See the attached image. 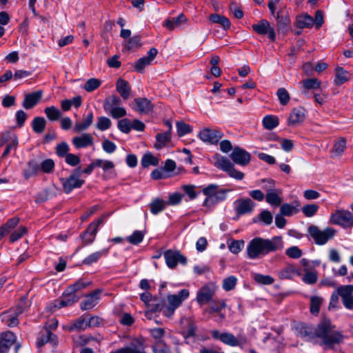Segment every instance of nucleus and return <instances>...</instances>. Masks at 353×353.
Here are the masks:
<instances>
[{
    "instance_id": "nucleus-1",
    "label": "nucleus",
    "mask_w": 353,
    "mask_h": 353,
    "mask_svg": "<svg viewBox=\"0 0 353 353\" xmlns=\"http://www.w3.org/2000/svg\"><path fill=\"white\" fill-rule=\"evenodd\" d=\"M334 326L330 321H323L314 329L311 325L304 323H298L294 327L295 334L305 340L315 338L321 339V344L326 349H333L335 345L340 344L343 340L341 332L333 330Z\"/></svg>"
},
{
    "instance_id": "nucleus-2",
    "label": "nucleus",
    "mask_w": 353,
    "mask_h": 353,
    "mask_svg": "<svg viewBox=\"0 0 353 353\" xmlns=\"http://www.w3.org/2000/svg\"><path fill=\"white\" fill-rule=\"evenodd\" d=\"M283 247V243L280 236H275L270 239L255 237L248 243L246 252L249 259H256L281 250Z\"/></svg>"
},
{
    "instance_id": "nucleus-3",
    "label": "nucleus",
    "mask_w": 353,
    "mask_h": 353,
    "mask_svg": "<svg viewBox=\"0 0 353 353\" xmlns=\"http://www.w3.org/2000/svg\"><path fill=\"white\" fill-rule=\"evenodd\" d=\"M190 292L187 289L181 290L176 294H169L167 296L168 303H165V300L163 299L160 303L155 304L154 307L152 308V311L162 312L163 315L170 317L183 301L188 298Z\"/></svg>"
},
{
    "instance_id": "nucleus-4",
    "label": "nucleus",
    "mask_w": 353,
    "mask_h": 353,
    "mask_svg": "<svg viewBox=\"0 0 353 353\" xmlns=\"http://www.w3.org/2000/svg\"><path fill=\"white\" fill-rule=\"evenodd\" d=\"M81 176V168L79 166L73 170L68 177L60 179L63 192L70 194L73 190L81 188L85 183Z\"/></svg>"
},
{
    "instance_id": "nucleus-5",
    "label": "nucleus",
    "mask_w": 353,
    "mask_h": 353,
    "mask_svg": "<svg viewBox=\"0 0 353 353\" xmlns=\"http://www.w3.org/2000/svg\"><path fill=\"white\" fill-rule=\"evenodd\" d=\"M307 232L316 245H323L334 236L336 230L329 227L321 230L318 226L312 225L308 227Z\"/></svg>"
},
{
    "instance_id": "nucleus-6",
    "label": "nucleus",
    "mask_w": 353,
    "mask_h": 353,
    "mask_svg": "<svg viewBox=\"0 0 353 353\" xmlns=\"http://www.w3.org/2000/svg\"><path fill=\"white\" fill-rule=\"evenodd\" d=\"M108 216V214H102L89 224L86 230L79 236L82 241L83 246L89 245L94 241L99 226L104 223Z\"/></svg>"
},
{
    "instance_id": "nucleus-7",
    "label": "nucleus",
    "mask_w": 353,
    "mask_h": 353,
    "mask_svg": "<svg viewBox=\"0 0 353 353\" xmlns=\"http://www.w3.org/2000/svg\"><path fill=\"white\" fill-rule=\"evenodd\" d=\"M330 222L343 228H351L353 225V214L346 210H336L331 214Z\"/></svg>"
},
{
    "instance_id": "nucleus-8",
    "label": "nucleus",
    "mask_w": 353,
    "mask_h": 353,
    "mask_svg": "<svg viewBox=\"0 0 353 353\" xmlns=\"http://www.w3.org/2000/svg\"><path fill=\"white\" fill-rule=\"evenodd\" d=\"M217 290V287L213 283H208L202 286L196 292V300L200 305H205L212 301Z\"/></svg>"
},
{
    "instance_id": "nucleus-9",
    "label": "nucleus",
    "mask_w": 353,
    "mask_h": 353,
    "mask_svg": "<svg viewBox=\"0 0 353 353\" xmlns=\"http://www.w3.org/2000/svg\"><path fill=\"white\" fill-rule=\"evenodd\" d=\"M166 265L170 269H174L178 263L185 265L187 263V258L181 254L179 250H168L163 254Z\"/></svg>"
},
{
    "instance_id": "nucleus-10",
    "label": "nucleus",
    "mask_w": 353,
    "mask_h": 353,
    "mask_svg": "<svg viewBox=\"0 0 353 353\" xmlns=\"http://www.w3.org/2000/svg\"><path fill=\"white\" fill-rule=\"evenodd\" d=\"M199 136L203 142L217 144L223 137V133L218 129L206 128L200 131Z\"/></svg>"
},
{
    "instance_id": "nucleus-11",
    "label": "nucleus",
    "mask_w": 353,
    "mask_h": 353,
    "mask_svg": "<svg viewBox=\"0 0 353 353\" xmlns=\"http://www.w3.org/2000/svg\"><path fill=\"white\" fill-rule=\"evenodd\" d=\"M77 300L78 299L75 294H70L65 290L61 299L54 301L50 305V310L54 312L57 310L72 305L74 303L77 302Z\"/></svg>"
},
{
    "instance_id": "nucleus-12",
    "label": "nucleus",
    "mask_w": 353,
    "mask_h": 353,
    "mask_svg": "<svg viewBox=\"0 0 353 353\" xmlns=\"http://www.w3.org/2000/svg\"><path fill=\"white\" fill-rule=\"evenodd\" d=\"M252 28L257 34L261 35L268 34V37L271 41H275L276 33L274 29L270 26V23L267 20L262 19L259 21L258 23L253 24Z\"/></svg>"
},
{
    "instance_id": "nucleus-13",
    "label": "nucleus",
    "mask_w": 353,
    "mask_h": 353,
    "mask_svg": "<svg viewBox=\"0 0 353 353\" xmlns=\"http://www.w3.org/2000/svg\"><path fill=\"white\" fill-rule=\"evenodd\" d=\"M230 158L234 163L245 166L250 163L251 155L244 149L239 147H235L230 154Z\"/></svg>"
},
{
    "instance_id": "nucleus-14",
    "label": "nucleus",
    "mask_w": 353,
    "mask_h": 353,
    "mask_svg": "<svg viewBox=\"0 0 353 353\" xmlns=\"http://www.w3.org/2000/svg\"><path fill=\"white\" fill-rule=\"evenodd\" d=\"M234 210L238 215H243L252 212L255 205L249 198L239 199L234 202Z\"/></svg>"
},
{
    "instance_id": "nucleus-15",
    "label": "nucleus",
    "mask_w": 353,
    "mask_h": 353,
    "mask_svg": "<svg viewBox=\"0 0 353 353\" xmlns=\"http://www.w3.org/2000/svg\"><path fill=\"white\" fill-rule=\"evenodd\" d=\"M305 119V110L302 107L294 108L292 110L288 119V125L295 127L302 123Z\"/></svg>"
},
{
    "instance_id": "nucleus-16",
    "label": "nucleus",
    "mask_w": 353,
    "mask_h": 353,
    "mask_svg": "<svg viewBox=\"0 0 353 353\" xmlns=\"http://www.w3.org/2000/svg\"><path fill=\"white\" fill-rule=\"evenodd\" d=\"M134 102L135 105L132 108L139 114H148L153 110V105L151 101L145 97L135 98Z\"/></svg>"
},
{
    "instance_id": "nucleus-17",
    "label": "nucleus",
    "mask_w": 353,
    "mask_h": 353,
    "mask_svg": "<svg viewBox=\"0 0 353 353\" xmlns=\"http://www.w3.org/2000/svg\"><path fill=\"white\" fill-rule=\"evenodd\" d=\"M157 53L158 51L155 48H150L147 56L141 57L137 60L134 65L135 70L140 73L143 72L144 68L151 63Z\"/></svg>"
},
{
    "instance_id": "nucleus-18",
    "label": "nucleus",
    "mask_w": 353,
    "mask_h": 353,
    "mask_svg": "<svg viewBox=\"0 0 353 353\" xmlns=\"http://www.w3.org/2000/svg\"><path fill=\"white\" fill-rule=\"evenodd\" d=\"M211 334L213 339H219L222 343L231 346L235 347L236 344V336L230 332H223L220 334L217 330H214L211 332Z\"/></svg>"
},
{
    "instance_id": "nucleus-19",
    "label": "nucleus",
    "mask_w": 353,
    "mask_h": 353,
    "mask_svg": "<svg viewBox=\"0 0 353 353\" xmlns=\"http://www.w3.org/2000/svg\"><path fill=\"white\" fill-rule=\"evenodd\" d=\"M281 190L279 189L268 188L266 190V202L272 206L278 207L281 205L282 199L280 196Z\"/></svg>"
},
{
    "instance_id": "nucleus-20",
    "label": "nucleus",
    "mask_w": 353,
    "mask_h": 353,
    "mask_svg": "<svg viewBox=\"0 0 353 353\" xmlns=\"http://www.w3.org/2000/svg\"><path fill=\"white\" fill-rule=\"evenodd\" d=\"M101 292L100 290H96L92 293L87 295L85 300L81 303V309L82 310L92 309L98 303Z\"/></svg>"
},
{
    "instance_id": "nucleus-21",
    "label": "nucleus",
    "mask_w": 353,
    "mask_h": 353,
    "mask_svg": "<svg viewBox=\"0 0 353 353\" xmlns=\"http://www.w3.org/2000/svg\"><path fill=\"white\" fill-rule=\"evenodd\" d=\"M16 339L17 336L12 332L8 331L2 333L0 339V350L5 353L8 352L14 343Z\"/></svg>"
},
{
    "instance_id": "nucleus-22",
    "label": "nucleus",
    "mask_w": 353,
    "mask_h": 353,
    "mask_svg": "<svg viewBox=\"0 0 353 353\" xmlns=\"http://www.w3.org/2000/svg\"><path fill=\"white\" fill-rule=\"evenodd\" d=\"M72 142L77 149L85 148L93 145V137L90 134L84 133L81 136L73 137Z\"/></svg>"
},
{
    "instance_id": "nucleus-23",
    "label": "nucleus",
    "mask_w": 353,
    "mask_h": 353,
    "mask_svg": "<svg viewBox=\"0 0 353 353\" xmlns=\"http://www.w3.org/2000/svg\"><path fill=\"white\" fill-rule=\"evenodd\" d=\"M43 92L37 90L25 96L22 105L26 109H30L35 106L41 99Z\"/></svg>"
},
{
    "instance_id": "nucleus-24",
    "label": "nucleus",
    "mask_w": 353,
    "mask_h": 353,
    "mask_svg": "<svg viewBox=\"0 0 353 353\" xmlns=\"http://www.w3.org/2000/svg\"><path fill=\"white\" fill-rule=\"evenodd\" d=\"M301 92L305 97H309V90L316 92L321 88L320 81L316 78L306 79L302 81Z\"/></svg>"
},
{
    "instance_id": "nucleus-25",
    "label": "nucleus",
    "mask_w": 353,
    "mask_h": 353,
    "mask_svg": "<svg viewBox=\"0 0 353 353\" xmlns=\"http://www.w3.org/2000/svg\"><path fill=\"white\" fill-rule=\"evenodd\" d=\"M227 190L221 189L219 192L216 194L205 197L203 202V206L206 208H210L215 205L216 204L224 201L226 199Z\"/></svg>"
},
{
    "instance_id": "nucleus-26",
    "label": "nucleus",
    "mask_w": 353,
    "mask_h": 353,
    "mask_svg": "<svg viewBox=\"0 0 353 353\" xmlns=\"http://www.w3.org/2000/svg\"><path fill=\"white\" fill-rule=\"evenodd\" d=\"M186 21V17L183 13H181L176 17L167 19L163 23V26L170 30H173L174 28L181 26V24Z\"/></svg>"
},
{
    "instance_id": "nucleus-27",
    "label": "nucleus",
    "mask_w": 353,
    "mask_h": 353,
    "mask_svg": "<svg viewBox=\"0 0 353 353\" xmlns=\"http://www.w3.org/2000/svg\"><path fill=\"white\" fill-rule=\"evenodd\" d=\"M116 89L117 91L124 100H126L129 98L131 88L130 86L129 83L127 81L123 79H119L117 82Z\"/></svg>"
},
{
    "instance_id": "nucleus-28",
    "label": "nucleus",
    "mask_w": 353,
    "mask_h": 353,
    "mask_svg": "<svg viewBox=\"0 0 353 353\" xmlns=\"http://www.w3.org/2000/svg\"><path fill=\"white\" fill-rule=\"evenodd\" d=\"M94 114L92 111H90L86 117L82 122H77L73 128L74 132L79 133L87 130L92 123Z\"/></svg>"
},
{
    "instance_id": "nucleus-29",
    "label": "nucleus",
    "mask_w": 353,
    "mask_h": 353,
    "mask_svg": "<svg viewBox=\"0 0 353 353\" xmlns=\"http://www.w3.org/2000/svg\"><path fill=\"white\" fill-rule=\"evenodd\" d=\"M181 324L185 334V337L193 336L195 335L196 327L190 318H183L181 320Z\"/></svg>"
},
{
    "instance_id": "nucleus-30",
    "label": "nucleus",
    "mask_w": 353,
    "mask_h": 353,
    "mask_svg": "<svg viewBox=\"0 0 353 353\" xmlns=\"http://www.w3.org/2000/svg\"><path fill=\"white\" fill-rule=\"evenodd\" d=\"M313 23V18L307 14H304L296 17V26L298 28L303 29L312 28Z\"/></svg>"
},
{
    "instance_id": "nucleus-31",
    "label": "nucleus",
    "mask_w": 353,
    "mask_h": 353,
    "mask_svg": "<svg viewBox=\"0 0 353 353\" xmlns=\"http://www.w3.org/2000/svg\"><path fill=\"white\" fill-rule=\"evenodd\" d=\"M167 203L160 198H155L149 204L150 210L154 215L163 212L166 208Z\"/></svg>"
},
{
    "instance_id": "nucleus-32",
    "label": "nucleus",
    "mask_w": 353,
    "mask_h": 353,
    "mask_svg": "<svg viewBox=\"0 0 353 353\" xmlns=\"http://www.w3.org/2000/svg\"><path fill=\"white\" fill-rule=\"evenodd\" d=\"M171 140V132L168 130L163 133H158L156 135V143L154 147L159 150L165 147Z\"/></svg>"
},
{
    "instance_id": "nucleus-33",
    "label": "nucleus",
    "mask_w": 353,
    "mask_h": 353,
    "mask_svg": "<svg viewBox=\"0 0 353 353\" xmlns=\"http://www.w3.org/2000/svg\"><path fill=\"white\" fill-rule=\"evenodd\" d=\"M214 159V166L226 172L234 165L227 157L221 156L220 154H216Z\"/></svg>"
},
{
    "instance_id": "nucleus-34",
    "label": "nucleus",
    "mask_w": 353,
    "mask_h": 353,
    "mask_svg": "<svg viewBox=\"0 0 353 353\" xmlns=\"http://www.w3.org/2000/svg\"><path fill=\"white\" fill-rule=\"evenodd\" d=\"M301 271L296 268L294 265H288L283 270H281L279 276L281 279H291L294 276H301Z\"/></svg>"
},
{
    "instance_id": "nucleus-35",
    "label": "nucleus",
    "mask_w": 353,
    "mask_h": 353,
    "mask_svg": "<svg viewBox=\"0 0 353 353\" xmlns=\"http://www.w3.org/2000/svg\"><path fill=\"white\" fill-rule=\"evenodd\" d=\"M98 320V317H91L89 320L85 318H80L72 323L71 325V330H83L87 327H90L92 321Z\"/></svg>"
},
{
    "instance_id": "nucleus-36",
    "label": "nucleus",
    "mask_w": 353,
    "mask_h": 353,
    "mask_svg": "<svg viewBox=\"0 0 353 353\" xmlns=\"http://www.w3.org/2000/svg\"><path fill=\"white\" fill-rule=\"evenodd\" d=\"M39 170V164L35 160L29 161L27 163V168L23 171V176L26 179H29L36 175Z\"/></svg>"
},
{
    "instance_id": "nucleus-37",
    "label": "nucleus",
    "mask_w": 353,
    "mask_h": 353,
    "mask_svg": "<svg viewBox=\"0 0 353 353\" xmlns=\"http://www.w3.org/2000/svg\"><path fill=\"white\" fill-rule=\"evenodd\" d=\"M209 20L213 23L220 25L223 29L228 30L230 27V20L223 15L219 14H212L209 16Z\"/></svg>"
},
{
    "instance_id": "nucleus-38",
    "label": "nucleus",
    "mask_w": 353,
    "mask_h": 353,
    "mask_svg": "<svg viewBox=\"0 0 353 353\" xmlns=\"http://www.w3.org/2000/svg\"><path fill=\"white\" fill-rule=\"evenodd\" d=\"M121 103V100L119 97L116 95H112L105 99L103 103V109L107 113L108 112L110 111V110L119 106Z\"/></svg>"
},
{
    "instance_id": "nucleus-39",
    "label": "nucleus",
    "mask_w": 353,
    "mask_h": 353,
    "mask_svg": "<svg viewBox=\"0 0 353 353\" xmlns=\"http://www.w3.org/2000/svg\"><path fill=\"white\" fill-rule=\"evenodd\" d=\"M350 79V74L342 67H337L336 69L335 84L341 85Z\"/></svg>"
},
{
    "instance_id": "nucleus-40",
    "label": "nucleus",
    "mask_w": 353,
    "mask_h": 353,
    "mask_svg": "<svg viewBox=\"0 0 353 353\" xmlns=\"http://www.w3.org/2000/svg\"><path fill=\"white\" fill-rule=\"evenodd\" d=\"M108 250L107 249H103L100 251L95 252L85 258L82 263L84 265H90L94 263L97 262L102 256H105L108 254Z\"/></svg>"
},
{
    "instance_id": "nucleus-41",
    "label": "nucleus",
    "mask_w": 353,
    "mask_h": 353,
    "mask_svg": "<svg viewBox=\"0 0 353 353\" xmlns=\"http://www.w3.org/2000/svg\"><path fill=\"white\" fill-rule=\"evenodd\" d=\"M18 315L14 312V315L11 311H6L1 314L2 321L5 322L9 327H16L19 324Z\"/></svg>"
},
{
    "instance_id": "nucleus-42",
    "label": "nucleus",
    "mask_w": 353,
    "mask_h": 353,
    "mask_svg": "<svg viewBox=\"0 0 353 353\" xmlns=\"http://www.w3.org/2000/svg\"><path fill=\"white\" fill-rule=\"evenodd\" d=\"M210 304L208 312L213 314L214 312H219L221 310L226 307V301L224 299H212V301L209 303Z\"/></svg>"
},
{
    "instance_id": "nucleus-43",
    "label": "nucleus",
    "mask_w": 353,
    "mask_h": 353,
    "mask_svg": "<svg viewBox=\"0 0 353 353\" xmlns=\"http://www.w3.org/2000/svg\"><path fill=\"white\" fill-rule=\"evenodd\" d=\"M290 23V18L286 15L281 14L279 12L277 13L276 17V25L278 31H282L285 32Z\"/></svg>"
},
{
    "instance_id": "nucleus-44",
    "label": "nucleus",
    "mask_w": 353,
    "mask_h": 353,
    "mask_svg": "<svg viewBox=\"0 0 353 353\" xmlns=\"http://www.w3.org/2000/svg\"><path fill=\"white\" fill-rule=\"evenodd\" d=\"M46 125V121L43 117H35L32 121V128L33 131L37 134H41Z\"/></svg>"
},
{
    "instance_id": "nucleus-45",
    "label": "nucleus",
    "mask_w": 353,
    "mask_h": 353,
    "mask_svg": "<svg viewBox=\"0 0 353 353\" xmlns=\"http://www.w3.org/2000/svg\"><path fill=\"white\" fill-rule=\"evenodd\" d=\"M44 112L47 118L51 121H57L61 117V111L55 106L46 108L44 109Z\"/></svg>"
},
{
    "instance_id": "nucleus-46",
    "label": "nucleus",
    "mask_w": 353,
    "mask_h": 353,
    "mask_svg": "<svg viewBox=\"0 0 353 353\" xmlns=\"http://www.w3.org/2000/svg\"><path fill=\"white\" fill-rule=\"evenodd\" d=\"M159 159L154 157L151 152L145 153L141 159V165L147 168L150 165L157 166L159 165Z\"/></svg>"
},
{
    "instance_id": "nucleus-47",
    "label": "nucleus",
    "mask_w": 353,
    "mask_h": 353,
    "mask_svg": "<svg viewBox=\"0 0 353 353\" xmlns=\"http://www.w3.org/2000/svg\"><path fill=\"white\" fill-rule=\"evenodd\" d=\"M279 119L276 116L266 115L263 119V127L267 130H272L279 125Z\"/></svg>"
},
{
    "instance_id": "nucleus-48",
    "label": "nucleus",
    "mask_w": 353,
    "mask_h": 353,
    "mask_svg": "<svg viewBox=\"0 0 353 353\" xmlns=\"http://www.w3.org/2000/svg\"><path fill=\"white\" fill-rule=\"evenodd\" d=\"M322 298L317 296H312L310 298V312L312 314L317 315L320 310V307L322 304Z\"/></svg>"
},
{
    "instance_id": "nucleus-49",
    "label": "nucleus",
    "mask_w": 353,
    "mask_h": 353,
    "mask_svg": "<svg viewBox=\"0 0 353 353\" xmlns=\"http://www.w3.org/2000/svg\"><path fill=\"white\" fill-rule=\"evenodd\" d=\"M237 281L235 276H230L224 279L222 283L223 289L226 292L234 290L237 284Z\"/></svg>"
},
{
    "instance_id": "nucleus-50",
    "label": "nucleus",
    "mask_w": 353,
    "mask_h": 353,
    "mask_svg": "<svg viewBox=\"0 0 353 353\" xmlns=\"http://www.w3.org/2000/svg\"><path fill=\"white\" fill-rule=\"evenodd\" d=\"M299 212V210L295 206H293L289 203L281 204L280 214L283 216H291L294 214H296Z\"/></svg>"
},
{
    "instance_id": "nucleus-51",
    "label": "nucleus",
    "mask_w": 353,
    "mask_h": 353,
    "mask_svg": "<svg viewBox=\"0 0 353 353\" xmlns=\"http://www.w3.org/2000/svg\"><path fill=\"white\" fill-rule=\"evenodd\" d=\"M17 146H18L17 137L15 134H13L12 138L6 144L4 152H3V154L1 155V158L4 159V158L7 157L9 155V154L10 153V151L12 150H17Z\"/></svg>"
},
{
    "instance_id": "nucleus-52",
    "label": "nucleus",
    "mask_w": 353,
    "mask_h": 353,
    "mask_svg": "<svg viewBox=\"0 0 353 353\" xmlns=\"http://www.w3.org/2000/svg\"><path fill=\"white\" fill-rule=\"evenodd\" d=\"M319 208V205H317L316 203H310V204L305 205L302 208L301 210H302L303 214L306 217H312L317 213Z\"/></svg>"
},
{
    "instance_id": "nucleus-53",
    "label": "nucleus",
    "mask_w": 353,
    "mask_h": 353,
    "mask_svg": "<svg viewBox=\"0 0 353 353\" xmlns=\"http://www.w3.org/2000/svg\"><path fill=\"white\" fill-rule=\"evenodd\" d=\"M253 278L256 283L262 285H271L274 282V279L270 275L255 273Z\"/></svg>"
},
{
    "instance_id": "nucleus-54",
    "label": "nucleus",
    "mask_w": 353,
    "mask_h": 353,
    "mask_svg": "<svg viewBox=\"0 0 353 353\" xmlns=\"http://www.w3.org/2000/svg\"><path fill=\"white\" fill-rule=\"evenodd\" d=\"M144 236L145 233L143 231L135 230L126 240L131 244L137 245L143 241Z\"/></svg>"
},
{
    "instance_id": "nucleus-55",
    "label": "nucleus",
    "mask_w": 353,
    "mask_h": 353,
    "mask_svg": "<svg viewBox=\"0 0 353 353\" xmlns=\"http://www.w3.org/2000/svg\"><path fill=\"white\" fill-rule=\"evenodd\" d=\"M346 148V140L345 139H341L340 140L335 142L332 152L336 156H341Z\"/></svg>"
},
{
    "instance_id": "nucleus-56",
    "label": "nucleus",
    "mask_w": 353,
    "mask_h": 353,
    "mask_svg": "<svg viewBox=\"0 0 353 353\" xmlns=\"http://www.w3.org/2000/svg\"><path fill=\"white\" fill-rule=\"evenodd\" d=\"M276 95L281 105H285L288 103L290 97L288 90L285 88H279L276 92Z\"/></svg>"
},
{
    "instance_id": "nucleus-57",
    "label": "nucleus",
    "mask_w": 353,
    "mask_h": 353,
    "mask_svg": "<svg viewBox=\"0 0 353 353\" xmlns=\"http://www.w3.org/2000/svg\"><path fill=\"white\" fill-rule=\"evenodd\" d=\"M111 124L112 122L109 118L105 117H99L98 118L97 123H96V128L101 131H105L110 128Z\"/></svg>"
},
{
    "instance_id": "nucleus-58",
    "label": "nucleus",
    "mask_w": 353,
    "mask_h": 353,
    "mask_svg": "<svg viewBox=\"0 0 353 353\" xmlns=\"http://www.w3.org/2000/svg\"><path fill=\"white\" fill-rule=\"evenodd\" d=\"M177 134L179 137H183L192 131V128L190 125L183 122L178 121L176 124Z\"/></svg>"
},
{
    "instance_id": "nucleus-59",
    "label": "nucleus",
    "mask_w": 353,
    "mask_h": 353,
    "mask_svg": "<svg viewBox=\"0 0 353 353\" xmlns=\"http://www.w3.org/2000/svg\"><path fill=\"white\" fill-rule=\"evenodd\" d=\"M338 294L341 297V299L345 297L352 296L353 293V285H341L337 288Z\"/></svg>"
},
{
    "instance_id": "nucleus-60",
    "label": "nucleus",
    "mask_w": 353,
    "mask_h": 353,
    "mask_svg": "<svg viewBox=\"0 0 353 353\" xmlns=\"http://www.w3.org/2000/svg\"><path fill=\"white\" fill-rule=\"evenodd\" d=\"M101 85V81L95 78L88 79L83 85V89L88 92L97 89Z\"/></svg>"
},
{
    "instance_id": "nucleus-61",
    "label": "nucleus",
    "mask_w": 353,
    "mask_h": 353,
    "mask_svg": "<svg viewBox=\"0 0 353 353\" xmlns=\"http://www.w3.org/2000/svg\"><path fill=\"white\" fill-rule=\"evenodd\" d=\"M117 127L121 132L128 134L132 130V123L128 119H122L118 121Z\"/></svg>"
},
{
    "instance_id": "nucleus-62",
    "label": "nucleus",
    "mask_w": 353,
    "mask_h": 353,
    "mask_svg": "<svg viewBox=\"0 0 353 353\" xmlns=\"http://www.w3.org/2000/svg\"><path fill=\"white\" fill-rule=\"evenodd\" d=\"M40 170L44 173H50L54 170V162L51 159H47L39 164Z\"/></svg>"
},
{
    "instance_id": "nucleus-63",
    "label": "nucleus",
    "mask_w": 353,
    "mask_h": 353,
    "mask_svg": "<svg viewBox=\"0 0 353 353\" xmlns=\"http://www.w3.org/2000/svg\"><path fill=\"white\" fill-rule=\"evenodd\" d=\"M243 245L244 241L243 240H233L228 244V248L232 253L236 254L241 251Z\"/></svg>"
},
{
    "instance_id": "nucleus-64",
    "label": "nucleus",
    "mask_w": 353,
    "mask_h": 353,
    "mask_svg": "<svg viewBox=\"0 0 353 353\" xmlns=\"http://www.w3.org/2000/svg\"><path fill=\"white\" fill-rule=\"evenodd\" d=\"M318 279L316 272L307 271L302 277V281L308 285H313L316 283Z\"/></svg>"
}]
</instances>
